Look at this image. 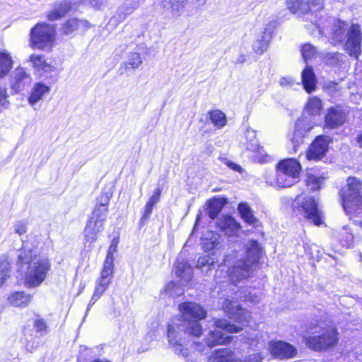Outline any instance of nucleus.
<instances>
[{
  "instance_id": "obj_1",
  "label": "nucleus",
  "mask_w": 362,
  "mask_h": 362,
  "mask_svg": "<svg viewBox=\"0 0 362 362\" xmlns=\"http://www.w3.org/2000/svg\"><path fill=\"white\" fill-rule=\"evenodd\" d=\"M18 263L28 264L27 271L24 276V284L28 288H35L40 286L45 279L50 269L49 259L36 254L32 250L22 249L19 251Z\"/></svg>"
},
{
  "instance_id": "obj_2",
  "label": "nucleus",
  "mask_w": 362,
  "mask_h": 362,
  "mask_svg": "<svg viewBox=\"0 0 362 362\" xmlns=\"http://www.w3.org/2000/svg\"><path fill=\"white\" fill-rule=\"evenodd\" d=\"M305 344L315 351H326L338 344L336 327L325 320L312 322L303 335Z\"/></svg>"
},
{
  "instance_id": "obj_3",
  "label": "nucleus",
  "mask_w": 362,
  "mask_h": 362,
  "mask_svg": "<svg viewBox=\"0 0 362 362\" xmlns=\"http://www.w3.org/2000/svg\"><path fill=\"white\" fill-rule=\"evenodd\" d=\"M345 40L344 49L350 56L356 59L361 54L362 36L358 24L351 25L337 20L332 30V43L341 42Z\"/></svg>"
},
{
  "instance_id": "obj_4",
  "label": "nucleus",
  "mask_w": 362,
  "mask_h": 362,
  "mask_svg": "<svg viewBox=\"0 0 362 362\" xmlns=\"http://www.w3.org/2000/svg\"><path fill=\"white\" fill-rule=\"evenodd\" d=\"M322 110V101L317 97H311L308 99L304 108V115L298 119L294 128L293 136L291 139L294 144V150L303 141L305 134L310 132L314 127V122L305 116L308 114L310 116H316L320 114Z\"/></svg>"
},
{
  "instance_id": "obj_5",
  "label": "nucleus",
  "mask_w": 362,
  "mask_h": 362,
  "mask_svg": "<svg viewBox=\"0 0 362 362\" xmlns=\"http://www.w3.org/2000/svg\"><path fill=\"white\" fill-rule=\"evenodd\" d=\"M56 40V30L53 25L37 23L30 32L29 45L33 49L51 50Z\"/></svg>"
},
{
  "instance_id": "obj_6",
  "label": "nucleus",
  "mask_w": 362,
  "mask_h": 362,
  "mask_svg": "<svg viewBox=\"0 0 362 362\" xmlns=\"http://www.w3.org/2000/svg\"><path fill=\"white\" fill-rule=\"evenodd\" d=\"M215 329L211 330L205 338V341L208 347H212L219 344H228L230 342L231 337L225 336L226 333H238L243 328L230 324L226 320L215 319Z\"/></svg>"
},
{
  "instance_id": "obj_7",
  "label": "nucleus",
  "mask_w": 362,
  "mask_h": 362,
  "mask_svg": "<svg viewBox=\"0 0 362 362\" xmlns=\"http://www.w3.org/2000/svg\"><path fill=\"white\" fill-rule=\"evenodd\" d=\"M347 189L342 191L343 206L347 213H352L362 205V182L356 177H349Z\"/></svg>"
},
{
  "instance_id": "obj_8",
  "label": "nucleus",
  "mask_w": 362,
  "mask_h": 362,
  "mask_svg": "<svg viewBox=\"0 0 362 362\" xmlns=\"http://www.w3.org/2000/svg\"><path fill=\"white\" fill-rule=\"evenodd\" d=\"M107 218V209L105 207L95 209L84 229L86 242L92 243L98 238V234L102 231Z\"/></svg>"
},
{
  "instance_id": "obj_9",
  "label": "nucleus",
  "mask_w": 362,
  "mask_h": 362,
  "mask_svg": "<svg viewBox=\"0 0 362 362\" xmlns=\"http://www.w3.org/2000/svg\"><path fill=\"white\" fill-rule=\"evenodd\" d=\"M294 206L299 213L316 226H320L322 221V214L317 208V202L311 197H297Z\"/></svg>"
},
{
  "instance_id": "obj_10",
  "label": "nucleus",
  "mask_w": 362,
  "mask_h": 362,
  "mask_svg": "<svg viewBox=\"0 0 362 362\" xmlns=\"http://www.w3.org/2000/svg\"><path fill=\"white\" fill-rule=\"evenodd\" d=\"M268 349L270 354L278 360H288L297 356L298 350L293 345L281 340H272Z\"/></svg>"
},
{
  "instance_id": "obj_11",
  "label": "nucleus",
  "mask_w": 362,
  "mask_h": 362,
  "mask_svg": "<svg viewBox=\"0 0 362 362\" xmlns=\"http://www.w3.org/2000/svg\"><path fill=\"white\" fill-rule=\"evenodd\" d=\"M220 303L223 311L234 321L238 323H245L250 319V314L242 308L237 302H233L229 299H223Z\"/></svg>"
},
{
  "instance_id": "obj_12",
  "label": "nucleus",
  "mask_w": 362,
  "mask_h": 362,
  "mask_svg": "<svg viewBox=\"0 0 362 362\" xmlns=\"http://www.w3.org/2000/svg\"><path fill=\"white\" fill-rule=\"evenodd\" d=\"M114 274V267L103 265L100 276L98 279L94 293L90 299L89 305L95 303L107 290L111 283Z\"/></svg>"
},
{
  "instance_id": "obj_13",
  "label": "nucleus",
  "mask_w": 362,
  "mask_h": 362,
  "mask_svg": "<svg viewBox=\"0 0 362 362\" xmlns=\"http://www.w3.org/2000/svg\"><path fill=\"white\" fill-rule=\"evenodd\" d=\"M28 62L30 63L34 73L40 77H47V74L57 71L55 66L48 62L42 54H32L29 56Z\"/></svg>"
},
{
  "instance_id": "obj_14",
  "label": "nucleus",
  "mask_w": 362,
  "mask_h": 362,
  "mask_svg": "<svg viewBox=\"0 0 362 362\" xmlns=\"http://www.w3.org/2000/svg\"><path fill=\"white\" fill-rule=\"evenodd\" d=\"M329 140L327 136H319L309 148L306 157L308 160H321L328 151Z\"/></svg>"
},
{
  "instance_id": "obj_15",
  "label": "nucleus",
  "mask_w": 362,
  "mask_h": 362,
  "mask_svg": "<svg viewBox=\"0 0 362 362\" xmlns=\"http://www.w3.org/2000/svg\"><path fill=\"white\" fill-rule=\"evenodd\" d=\"M243 147L247 151L257 153L260 158H258L259 162L266 161L264 158L267 156L262 147L259 144L257 139L256 132L252 129H247L245 132L243 140L241 141Z\"/></svg>"
},
{
  "instance_id": "obj_16",
  "label": "nucleus",
  "mask_w": 362,
  "mask_h": 362,
  "mask_svg": "<svg viewBox=\"0 0 362 362\" xmlns=\"http://www.w3.org/2000/svg\"><path fill=\"white\" fill-rule=\"evenodd\" d=\"M180 312L186 320L191 318L202 320L206 317V310L199 304L194 302H186L180 304Z\"/></svg>"
},
{
  "instance_id": "obj_17",
  "label": "nucleus",
  "mask_w": 362,
  "mask_h": 362,
  "mask_svg": "<svg viewBox=\"0 0 362 362\" xmlns=\"http://www.w3.org/2000/svg\"><path fill=\"white\" fill-rule=\"evenodd\" d=\"M253 269L250 267V264H247L243 259H240L229 269L228 278L231 281L236 283L249 277Z\"/></svg>"
},
{
  "instance_id": "obj_18",
  "label": "nucleus",
  "mask_w": 362,
  "mask_h": 362,
  "mask_svg": "<svg viewBox=\"0 0 362 362\" xmlns=\"http://www.w3.org/2000/svg\"><path fill=\"white\" fill-rule=\"evenodd\" d=\"M50 87L42 82H37L34 84L30 90V93L28 98L29 105L35 110L38 103L42 100L45 96L49 93Z\"/></svg>"
},
{
  "instance_id": "obj_19",
  "label": "nucleus",
  "mask_w": 362,
  "mask_h": 362,
  "mask_svg": "<svg viewBox=\"0 0 362 362\" xmlns=\"http://www.w3.org/2000/svg\"><path fill=\"white\" fill-rule=\"evenodd\" d=\"M261 247L259 244L255 240L248 241L246 245L245 250V258L243 261L245 262L247 264H250V267L253 269V267L258 262L259 259L261 257Z\"/></svg>"
},
{
  "instance_id": "obj_20",
  "label": "nucleus",
  "mask_w": 362,
  "mask_h": 362,
  "mask_svg": "<svg viewBox=\"0 0 362 362\" xmlns=\"http://www.w3.org/2000/svg\"><path fill=\"white\" fill-rule=\"evenodd\" d=\"M71 8V2L69 0H64L54 5L53 8L47 12V18L49 21H57L64 17Z\"/></svg>"
},
{
  "instance_id": "obj_21",
  "label": "nucleus",
  "mask_w": 362,
  "mask_h": 362,
  "mask_svg": "<svg viewBox=\"0 0 362 362\" xmlns=\"http://www.w3.org/2000/svg\"><path fill=\"white\" fill-rule=\"evenodd\" d=\"M30 81L31 77L30 74L26 72L25 69L17 67L13 71L11 88L15 93H18L23 90L25 83H30Z\"/></svg>"
},
{
  "instance_id": "obj_22",
  "label": "nucleus",
  "mask_w": 362,
  "mask_h": 362,
  "mask_svg": "<svg viewBox=\"0 0 362 362\" xmlns=\"http://www.w3.org/2000/svg\"><path fill=\"white\" fill-rule=\"evenodd\" d=\"M175 273L177 276L182 280V284L189 282L192 276V269L190 265L184 259L179 257L175 265Z\"/></svg>"
},
{
  "instance_id": "obj_23",
  "label": "nucleus",
  "mask_w": 362,
  "mask_h": 362,
  "mask_svg": "<svg viewBox=\"0 0 362 362\" xmlns=\"http://www.w3.org/2000/svg\"><path fill=\"white\" fill-rule=\"evenodd\" d=\"M177 335L178 333L175 326L173 325H169L168 329V337L170 344L175 354L187 356L188 355V350L187 349H183L182 345L179 343Z\"/></svg>"
},
{
  "instance_id": "obj_24",
  "label": "nucleus",
  "mask_w": 362,
  "mask_h": 362,
  "mask_svg": "<svg viewBox=\"0 0 362 362\" xmlns=\"http://www.w3.org/2000/svg\"><path fill=\"white\" fill-rule=\"evenodd\" d=\"M218 227L226 233V235L235 234L240 228V225L230 216H223L217 221Z\"/></svg>"
},
{
  "instance_id": "obj_25",
  "label": "nucleus",
  "mask_w": 362,
  "mask_h": 362,
  "mask_svg": "<svg viewBox=\"0 0 362 362\" xmlns=\"http://www.w3.org/2000/svg\"><path fill=\"white\" fill-rule=\"evenodd\" d=\"M344 114L338 109L330 108L325 117V125L330 128H336L344 124Z\"/></svg>"
},
{
  "instance_id": "obj_26",
  "label": "nucleus",
  "mask_w": 362,
  "mask_h": 362,
  "mask_svg": "<svg viewBox=\"0 0 362 362\" xmlns=\"http://www.w3.org/2000/svg\"><path fill=\"white\" fill-rule=\"evenodd\" d=\"M279 168L282 169V171H285V173L290 175L298 180L301 166L299 162L296 160L290 158L280 161L277 165Z\"/></svg>"
},
{
  "instance_id": "obj_27",
  "label": "nucleus",
  "mask_w": 362,
  "mask_h": 362,
  "mask_svg": "<svg viewBox=\"0 0 362 362\" xmlns=\"http://www.w3.org/2000/svg\"><path fill=\"white\" fill-rule=\"evenodd\" d=\"M302 83L307 93H310L315 90L317 79L312 67L307 66L303 71Z\"/></svg>"
},
{
  "instance_id": "obj_28",
  "label": "nucleus",
  "mask_w": 362,
  "mask_h": 362,
  "mask_svg": "<svg viewBox=\"0 0 362 362\" xmlns=\"http://www.w3.org/2000/svg\"><path fill=\"white\" fill-rule=\"evenodd\" d=\"M226 204V200L222 198H214L209 199L206 202V210L208 216L211 218L214 219L218 214L221 211L223 206Z\"/></svg>"
},
{
  "instance_id": "obj_29",
  "label": "nucleus",
  "mask_w": 362,
  "mask_h": 362,
  "mask_svg": "<svg viewBox=\"0 0 362 362\" xmlns=\"http://www.w3.org/2000/svg\"><path fill=\"white\" fill-rule=\"evenodd\" d=\"M288 9L298 16L309 13V6L306 0H286Z\"/></svg>"
},
{
  "instance_id": "obj_30",
  "label": "nucleus",
  "mask_w": 362,
  "mask_h": 362,
  "mask_svg": "<svg viewBox=\"0 0 362 362\" xmlns=\"http://www.w3.org/2000/svg\"><path fill=\"white\" fill-rule=\"evenodd\" d=\"M207 117L216 129H221L227 124V117L220 110H213L207 112Z\"/></svg>"
},
{
  "instance_id": "obj_31",
  "label": "nucleus",
  "mask_w": 362,
  "mask_h": 362,
  "mask_svg": "<svg viewBox=\"0 0 362 362\" xmlns=\"http://www.w3.org/2000/svg\"><path fill=\"white\" fill-rule=\"evenodd\" d=\"M31 295H27L23 292H15L8 298L9 303L15 307H25L31 301Z\"/></svg>"
},
{
  "instance_id": "obj_32",
  "label": "nucleus",
  "mask_w": 362,
  "mask_h": 362,
  "mask_svg": "<svg viewBox=\"0 0 362 362\" xmlns=\"http://www.w3.org/2000/svg\"><path fill=\"white\" fill-rule=\"evenodd\" d=\"M276 185L279 187H288L297 182V180L290 175L285 173L282 169L277 166Z\"/></svg>"
},
{
  "instance_id": "obj_33",
  "label": "nucleus",
  "mask_w": 362,
  "mask_h": 362,
  "mask_svg": "<svg viewBox=\"0 0 362 362\" xmlns=\"http://www.w3.org/2000/svg\"><path fill=\"white\" fill-rule=\"evenodd\" d=\"M13 62L9 53L0 52V78L4 77L11 69Z\"/></svg>"
},
{
  "instance_id": "obj_34",
  "label": "nucleus",
  "mask_w": 362,
  "mask_h": 362,
  "mask_svg": "<svg viewBox=\"0 0 362 362\" xmlns=\"http://www.w3.org/2000/svg\"><path fill=\"white\" fill-rule=\"evenodd\" d=\"M233 352L228 349H220L214 352L211 356L212 362H232Z\"/></svg>"
},
{
  "instance_id": "obj_35",
  "label": "nucleus",
  "mask_w": 362,
  "mask_h": 362,
  "mask_svg": "<svg viewBox=\"0 0 362 362\" xmlns=\"http://www.w3.org/2000/svg\"><path fill=\"white\" fill-rule=\"evenodd\" d=\"M142 63V59L138 52H130L124 63V67L127 71L134 70L140 67Z\"/></svg>"
},
{
  "instance_id": "obj_36",
  "label": "nucleus",
  "mask_w": 362,
  "mask_h": 362,
  "mask_svg": "<svg viewBox=\"0 0 362 362\" xmlns=\"http://www.w3.org/2000/svg\"><path fill=\"white\" fill-rule=\"evenodd\" d=\"M187 0H163V6L170 10L173 15H179L180 11H182Z\"/></svg>"
},
{
  "instance_id": "obj_37",
  "label": "nucleus",
  "mask_w": 362,
  "mask_h": 362,
  "mask_svg": "<svg viewBox=\"0 0 362 362\" xmlns=\"http://www.w3.org/2000/svg\"><path fill=\"white\" fill-rule=\"evenodd\" d=\"M214 255L215 253L214 252L211 255H206L200 257L197 260V267L202 271L206 272L207 270H209L218 261L214 257Z\"/></svg>"
},
{
  "instance_id": "obj_38",
  "label": "nucleus",
  "mask_w": 362,
  "mask_h": 362,
  "mask_svg": "<svg viewBox=\"0 0 362 362\" xmlns=\"http://www.w3.org/2000/svg\"><path fill=\"white\" fill-rule=\"evenodd\" d=\"M326 177L322 175L318 176L312 173H308L306 184L311 190H317L320 189Z\"/></svg>"
},
{
  "instance_id": "obj_39",
  "label": "nucleus",
  "mask_w": 362,
  "mask_h": 362,
  "mask_svg": "<svg viewBox=\"0 0 362 362\" xmlns=\"http://www.w3.org/2000/svg\"><path fill=\"white\" fill-rule=\"evenodd\" d=\"M238 211L242 218L249 224L255 223V218L252 214V210L246 204H240L238 206Z\"/></svg>"
},
{
  "instance_id": "obj_40",
  "label": "nucleus",
  "mask_w": 362,
  "mask_h": 362,
  "mask_svg": "<svg viewBox=\"0 0 362 362\" xmlns=\"http://www.w3.org/2000/svg\"><path fill=\"white\" fill-rule=\"evenodd\" d=\"M221 246V243L219 241V237L216 235H212V237L210 238H205L203 243V247L206 251L219 250Z\"/></svg>"
},
{
  "instance_id": "obj_41",
  "label": "nucleus",
  "mask_w": 362,
  "mask_h": 362,
  "mask_svg": "<svg viewBox=\"0 0 362 362\" xmlns=\"http://www.w3.org/2000/svg\"><path fill=\"white\" fill-rule=\"evenodd\" d=\"M117 244H118V239L114 238L112 240V243L109 247V249H108V251L107 253V256H106V259L105 260L103 265L114 267V254L117 251Z\"/></svg>"
},
{
  "instance_id": "obj_42",
  "label": "nucleus",
  "mask_w": 362,
  "mask_h": 362,
  "mask_svg": "<svg viewBox=\"0 0 362 362\" xmlns=\"http://www.w3.org/2000/svg\"><path fill=\"white\" fill-rule=\"evenodd\" d=\"M165 292L166 295L175 298L183 294L184 290L180 285H177L175 282L171 281L167 284Z\"/></svg>"
},
{
  "instance_id": "obj_43",
  "label": "nucleus",
  "mask_w": 362,
  "mask_h": 362,
  "mask_svg": "<svg viewBox=\"0 0 362 362\" xmlns=\"http://www.w3.org/2000/svg\"><path fill=\"white\" fill-rule=\"evenodd\" d=\"M10 263L7 259L0 260V287L9 278Z\"/></svg>"
},
{
  "instance_id": "obj_44",
  "label": "nucleus",
  "mask_w": 362,
  "mask_h": 362,
  "mask_svg": "<svg viewBox=\"0 0 362 362\" xmlns=\"http://www.w3.org/2000/svg\"><path fill=\"white\" fill-rule=\"evenodd\" d=\"M268 44V40L262 36L260 39L258 38L255 42H254L252 47L257 54H262L267 50Z\"/></svg>"
},
{
  "instance_id": "obj_45",
  "label": "nucleus",
  "mask_w": 362,
  "mask_h": 362,
  "mask_svg": "<svg viewBox=\"0 0 362 362\" xmlns=\"http://www.w3.org/2000/svg\"><path fill=\"white\" fill-rule=\"evenodd\" d=\"M185 332L194 337H199L202 333V327L197 320H194L188 323Z\"/></svg>"
},
{
  "instance_id": "obj_46",
  "label": "nucleus",
  "mask_w": 362,
  "mask_h": 362,
  "mask_svg": "<svg viewBox=\"0 0 362 362\" xmlns=\"http://www.w3.org/2000/svg\"><path fill=\"white\" fill-rule=\"evenodd\" d=\"M305 27L308 29V30L310 31V34L313 35L315 37H320L323 35V28L320 26V23H310L306 25Z\"/></svg>"
},
{
  "instance_id": "obj_47",
  "label": "nucleus",
  "mask_w": 362,
  "mask_h": 362,
  "mask_svg": "<svg viewBox=\"0 0 362 362\" xmlns=\"http://www.w3.org/2000/svg\"><path fill=\"white\" fill-rule=\"evenodd\" d=\"M301 52L305 62H307L308 59L313 58L316 54L315 48L310 44L304 45Z\"/></svg>"
},
{
  "instance_id": "obj_48",
  "label": "nucleus",
  "mask_w": 362,
  "mask_h": 362,
  "mask_svg": "<svg viewBox=\"0 0 362 362\" xmlns=\"http://www.w3.org/2000/svg\"><path fill=\"white\" fill-rule=\"evenodd\" d=\"M309 12L320 11L324 8L325 0H308Z\"/></svg>"
},
{
  "instance_id": "obj_49",
  "label": "nucleus",
  "mask_w": 362,
  "mask_h": 362,
  "mask_svg": "<svg viewBox=\"0 0 362 362\" xmlns=\"http://www.w3.org/2000/svg\"><path fill=\"white\" fill-rule=\"evenodd\" d=\"M82 24H83V22L81 20L76 18L70 19L66 22L65 29L67 33L72 32L78 29Z\"/></svg>"
},
{
  "instance_id": "obj_50",
  "label": "nucleus",
  "mask_w": 362,
  "mask_h": 362,
  "mask_svg": "<svg viewBox=\"0 0 362 362\" xmlns=\"http://www.w3.org/2000/svg\"><path fill=\"white\" fill-rule=\"evenodd\" d=\"M341 235H345V239L341 240L344 246L349 247L354 240V236L346 226H344L341 232Z\"/></svg>"
},
{
  "instance_id": "obj_51",
  "label": "nucleus",
  "mask_w": 362,
  "mask_h": 362,
  "mask_svg": "<svg viewBox=\"0 0 362 362\" xmlns=\"http://www.w3.org/2000/svg\"><path fill=\"white\" fill-rule=\"evenodd\" d=\"M34 327L37 332L41 335L47 332V325L42 319H37L34 322Z\"/></svg>"
},
{
  "instance_id": "obj_52",
  "label": "nucleus",
  "mask_w": 362,
  "mask_h": 362,
  "mask_svg": "<svg viewBox=\"0 0 362 362\" xmlns=\"http://www.w3.org/2000/svg\"><path fill=\"white\" fill-rule=\"evenodd\" d=\"M153 209V206L148 204L146 203V204L144 207L142 217L140 219V226H144L146 223V222L147 221V220L149 218V217L152 213Z\"/></svg>"
},
{
  "instance_id": "obj_53",
  "label": "nucleus",
  "mask_w": 362,
  "mask_h": 362,
  "mask_svg": "<svg viewBox=\"0 0 362 362\" xmlns=\"http://www.w3.org/2000/svg\"><path fill=\"white\" fill-rule=\"evenodd\" d=\"M161 194V190L160 189H156L153 195L150 197L148 204H150L154 207L156 204L159 202Z\"/></svg>"
},
{
  "instance_id": "obj_54",
  "label": "nucleus",
  "mask_w": 362,
  "mask_h": 362,
  "mask_svg": "<svg viewBox=\"0 0 362 362\" xmlns=\"http://www.w3.org/2000/svg\"><path fill=\"white\" fill-rule=\"evenodd\" d=\"M110 199V195H108L107 194H103L100 197V204L95 209H100L101 207H105L107 209V213L108 209L107 206L108 205Z\"/></svg>"
},
{
  "instance_id": "obj_55",
  "label": "nucleus",
  "mask_w": 362,
  "mask_h": 362,
  "mask_svg": "<svg viewBox=\"0 0 362 362\" xmlns=\"http://www.w3.org/2000/svg\"><path fill=\"white\" fill-rule=\"evenodd\" d=\"M8 94L6 92V89L3 87H0V105L5 106L8 104V101L7 100Z\"/></svg>"
},
{
  "instance_id": "obj_56",
  "label": "nucleus",
  "mask_w": 362,
  "mask_h": 362,
  "mask_svg": "<svg viewBox=\"0 0 362 362\" xmlns=\"http://www.w3.org/2000/svg\"><path fill=\"white\" fill-rule=\"evenodd\" d=\"M104 0H79L80 3L89 4L93 7L99 8L103 4Z\"/></svg>"
},
{
  "instance_id": "obj_57",
  "label": "nucleus",
  "mask_w": 362,
  "mask_h": 362,
  "mask_svg": "<svg viewBox=\"0 0 362 362\" xmlns=\"http://www.w3.org/2000/svg\"><path fill=\"white\" fill-rule=\"evenodd\" d=\"M280 84L281 86H284V87L291 86H291H294L296 83H295L294 80L291 77L286 76V77H283L281 79Z\"/></svg>"
},
{
  "instance_id": "obj_58",
  "label": "nucleus",
  "mask_w": 362,
  "mask_h": 362,
  "mask_svg": "<svg viewBox=\"0 0 362 362\" xmlns=\"http://www.w3.org/2000/svg\"><path fill=\"white\" fill-rule=\"evenodd\" d=\"M15 232L19 235H23L26 233L25 225L22 222H18L15 225Z\"/></svg>"
},
{
  "instance_id": "obj_59",
  "label": "nucleus",
  "mask_w": 362,
  "mask_h": 362,
  "mask_svg": "<svg viewBox=\"0 0 362 362\" xmlns=\"http://www.w3.org/2000/svg\"><path fill=\"white\" fill-rule=\"evenodd\" d=\"M225 164L228 168H230V169L233 170L234 171L239 172V173H240L242 171V168L240 165H238V164L234 163H233L231 161L226 160L225 162Z\"/></svg>"
},
{
  "instance_id": "obj_60",
  "label": "nucleus",
  "mask_w": 362,
  "mask_h": 362,
  "mask_svg": "<svg viewBox=\"0 0 362 362\" xmlns=\"http://www.w3.org/2000/svg\"><path fill=\"white\" fill-rule=\"evenodd\" d=\"M257 298V296H256V294L252 293L250 292L248 293V295L245 296V298L246 300H248V301H250L252 303H256L258 301Z\"/></svg>"
},
{
  "instance_id": "obj_61",
  "label": "nucleus",
  "mask_w": 362,
  "mask_h": 362,
  "mask_svg": "<svg viewBox=\"0 0 362 362\" xmlns=\"http://www.w3.org/2000/svg\"><path fill=\"white\" fill-rule=\"evenodd\" d=\"M357 142H358V145L360 146V147L362 148V134L358 136Z\"/></svg>"
},
{
  "instance_id": "obj_62",
  "label": "nucleus",
  "mask_w": 362,
  "mask_h": 362,
  "mask_svg": "<svg viewBox=\"0 0 362 362\" xmlns=\"http://www.w3.org/2000/svg\"><path fill=\"white\" fill-rule=\"evenodd\" d=\"M263 359H264V358H262L260 355H258L257 358H255L253 360L255 361V362H260Z\"/></svg>"
},
{
  "instance_id": "obj_63",
  "label": "nucleus",
  "mask_w": 362,
  "mask_h": 362,
  "mask_svg": "<svg viewBox=\"0 0 362 362\" xmlns=\"http://www.w3.org/2000/svg\"><path fill=\"white\" fill-rule=\"evenodd\" d=\"M245 62V56H241L240 59H237V62L243 63Z\"/></svg>"
},
{
  "instance_id": "obj_64",
  "label": "nucleus",
  "mask_w": 362,
  "mask_h": 362,
  "mask_svg": "<svg viewBox=\"0 0 362 362\" xmlns=\"http://www.w3.org/2000/svg\"><path fill=\"white\" fill-rule=\"evenodd\" d=\"M155 337H156V335H155V334H154V333H149V334L147 335V337H146V338H148V339H151V340H152L153 338H155Z\"/></svg>"
}]
</instances>
